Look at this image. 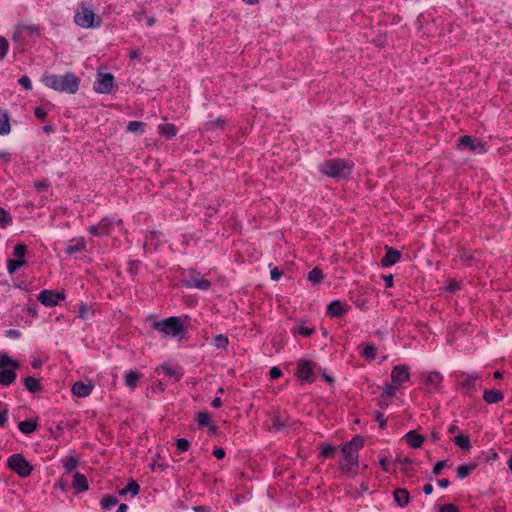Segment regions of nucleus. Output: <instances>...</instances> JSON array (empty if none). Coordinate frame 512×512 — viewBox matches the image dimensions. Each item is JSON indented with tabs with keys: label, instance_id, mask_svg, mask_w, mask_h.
I'll list each match as a JSON object with an SVG mask.
<instances>
[{
	"label": "nucleus",
	"instance_id": "obj_1",
	"mask_svg": "<svg viewBox=\"0 0 512 512\" xmlns=\"http://www.w3.org/2000/svg\"><path fill=\"white\" fill-rule=\"evenodd\" d=\"M42 82L56 91L74 94L79 89L80 79L74 73L68 72L64 75L45 74Z\"/></svg>",
	"mask_w": 512,
	"mask_h": 512
},
{
	"label": "nucleus",
	"instance_id": "obj_2",
	"mask_svg": "<svg viewBox=\"0 0 512 512\" xmlns=\"http://www.w3.org/2000/svg\"><path fill=\"white\" fill-rule=\"evenodd\" d=\"M353 164L344 159H330L320 164L321 173L332 178H346L350 175Z\"/></svg>",
	"mask_w": 512,
	"mask_h": 512
},
{
	"label": "nucleus",
	"instance_id": "obj_3",
	"mask_svg": "<svg viewBox=\"0 0 512 512\" xmlns=\"http://www.w3.org/2000/svg\"><path fill=\"white\" fill-rule=\"evenodd\" d=\"M20 366L19 362L12 360L6 353H0V384L8 386L16 379L15 369Z\"/></svg>",
	"mask_w": 512,
	"mask_h": 512
},
{
	"label": "nucleus",
	"instance_id": "obj_4",
	"mask_svg": "<svg viewBox=\"0 0 512 512\" xmlns=\"http://www.w3.org/2000/svg\"><path fill=\"white\" fill-rule=\"evenodd\" d=\"M153 328L164 335L178 336L185 331L182 321L178 317H169L162 321L155 322Z\"/></svg>",
	"mask_w": 512,
	"mask_h": 512
},
{
	"label": "nucleus",
	"instance_id": "obj_5",
	"mask_svg": "<svg viewBox=\"0 0 512 512\" xmlns=\"http://www.w3.org/2000/svg\"><path fill=\"white\" fill-rule=\"evenodd\" d=\"M7 466L20 477H28L32 471L33 466L25 459L22 454H13L7 460Z\"/></svg>",
	"mask_w": 512,
	"mask_h": 512
},
{
	"label": "nucleus",
	"instance_id": "obj_6",
	"mask_svg": "<svg viewBox=\"0 0 512 512\" xmlns=\"http://www.w3.org/2000/svg\"><path fill=\"white\" fill-rule=\"evenodd\" d=\"M95 13L85 3H81L75 14L74 20L77 25L83 28H90L93 26H99L101 19L97 17V23L94 24Z\"/></svg>",
	"mask_w": 512,
	"mask_h": 512
},
{
	"label": "nucleus",
	"instance_id": "obj_7",
	"mask_svg": "<svg viewBox=\"0 0 512 512\" xmlns=\"http://www.w3.org/2000/svg\"><path fill=\"white\" fill-rule=\"evenodd\" d=\"M320 370L321 369L317 366L315 362L306 359H300L297 363L296 375L301 381L310 383L314 381L316 371Z\"/></svg>",
	"mask_w": 512,
	"mask_h": 512
},
{
	"label": "nucleus",
	"instance_id": "obj_8",
	"mask_svg": "<svg viewBox=\"0 0 512 512\" xmlns=\"http://www.w3.org/2000/svg\"><path fill=\"white\" fill-rule=\"evenodd\" d=\"M185 285L190 288H198L201 290H208L211 287V282L209 280L203 279L195 270H190L186 279Z\"/></svg>",
	"mask_w": 512,
	"mask_h": 512
},
{
	"label": "nucleus",
	"instance_id": "obj_9",
	"mask_svg": "<svg viewBox=\"0 0 512 512\" xmlns=\"http://www.w3.org/2000/svg\"><path fill=\"white\" fill-rule=\"evenodd\" d=\"M114 83V77L110 73L99 74V78L94 84V89L98 93L108 94L111 92Z\"/></svg>",
	"mask_w": 512,
	"mask_h": 512
},
{
	"label": "nucleus",
	"instance_id": "obj_10",
	"mask_svg": "<svg viewBox=\"0 0 512 512\" xmlns=\"http://www.w3.org/2000/svg\"><path fill=\"white\" fill-rule=\"evenodd\" d=\"M113 221L109 218H103L97 225L90 226L88 231L97 237L108 236L111 233Z\"/></svg>",
	"mask_w": 512,
	"mask_h": 512
},
{
	"label": "nucleus",
	"instance_id": "obj_11",
	"mask_svg": "<svg viewBox=\"0 0 512 512\" xmlns=\"http://www.w3.org/2000/svg\"><path fill=\"white\" fill-rule=\"evenodd\" d=\"M409 376V368L406 365H396L391 372V379L396 385H401L408 381Z\"/></svg>",
	"mask_w": 512,
	"mask_h": 512
},
{
	"label": "nucleus",
	"instance_id": "obj_12",
	"mask_svg": "<svg viewBox=\"0 0 512 512\" xmlns=\"http://www.w3.org/2000/svg\"><path fill=\"white\" fill-rule=\"evenodd\" d=\"M342 453L346 460V463L341 465L343 470L349 469L348 466L356 465L358 463V452L353 450L350 446H348V444H345L342 447Z\"/></svg>",
	"mask_w": 512,
	"mask_h": 512
},
{
	"label": "nucleus",
	"instance_id": "obj_13",
	"mask_svg": "<svg viewBox=\"0 0 512 512\" xmlns=\"http://www.w3.org/2000/svg\"><path fill=\"white\" fill-rule=\"evenodd\" d=\"M462 377H464V380L458 382V387L465 389L466 394L472 396L473 392L476 391V382L478 377L466 374H462Z\"/></svg>",
	"mask_w": 512,
	"mask_h": 512
},
{
	"label": "nucleus",
	"instance_id": "obj_14",
	"mask_svg": "<svg viewBox=\"0 0 512 512\" xmlns=\"http://www.w3.org/2000/svg\"><path fill=\"white\" fill-rule=\"evenodd\" d=\"M347 312V305L339 300L332 301L327 307V314L331 317H341Z\"/></svg>",
	"mask_w": 512,
	"mask_h": 512
},
{
	"label": "nucleus",
	"instance_id": "obj_15",
	"mask_svg": "<svg viewBox=\"0 0 512 512\" xmlns=\"http://www.w3.org/2000/svg\"><path fill=\"white\" fill-rule=\"evenodd\" d=\"M401 258V253L393 248H387L386 254L381 260V265L383 267H390L396 264Z\"/></svg>",
	"mask_w": 512,
	"mask_h": 512
},
{
	"label": "nucleus",
	"instance_id": "obj_16",
	"mask_svg": "<svg viewBox=\"0 0 512 512\" xmlns=\"http://www.w3.org/2000/svg\"><path fill=\"white\" fill-rule=\"evenodd\" d=\"M93 385L81 381L75 382L72 386V393L76 397H87L91 394Z\"/></svg>",
	"mask_w": 512,
	"mask_h": 512
},
{
	"label": "nucleus",
	"instance_id": "obj_17",
	"mask_svg": "<svg viewBox=\"0 0 512 512\" xmlns=\"http://www.w3.org/2000/svg\"><path fill=\"white\" fill-rule=\"evenodd\" d=\"M393 498L396 504L400 507H406L410 501L409 492L405 488H396L393 491Z\"/></svg>",
	"mask_w": 512,
	"mask_h": 512
},
{
	"label": "nucleus",
	"instance_id": "obj_18",
	"mask_svg": "<svg viewBox=\"0 0 512 512\" xmlns=\"http://www.w3.org/2000/svg\"><path fill=\"white\" fill-rule=\"evenodd\" d=\"M86 248V241L84 238L72 239L65 249L69 255L84 251Z\"/></svg>",
	"mask_w": 512,
	"mask_h": 512
},
{
	"label": "nucleus",
	"instance_id": "obj_19",
	"mask_svg": "<svg viewBox=\"0 0 512 512\" xmlns=\"http://www.w3.org/2000/svg\"><path fill=\"white\" fill-rule=\"evenodd\" d=\"M458 141L459 147L468 148L470 151L479 149L480 152H484V145L480 142L475 144L473 138L470 136H462Z\"/></svg>",
	"mask_w": 512,
	"mask_h": 512
},
{
	"label": "nucleus",
	"instance_id": "obj_20",
	"mask_svg": "<svg viewBox=\"0 0 512 512\" xmlns=\"http://www.w3.org/2000/svg\"><path fill=\"white\" fill-rule=\"evenodd\" d=\"M443 377L439 372H429L424 378V385L429 388L438 389Z\"/></svg>",
	"mask_w": 512,
	"mask_h": 512
},
{
	"label": "nucleus",
	"instance_id": "obj_21",
	"mask_svg": "<svg viewBox=\"0 0 512 512\" xmlns=\"http://www.w3.org/2000/svg\"><path fill=\"white\" fill-rule=\"evenodd\" d=\"M72 487L77 493L86 491L88 489L86 477L79 472H75L73 475Z\"/></svg>",
	"mask_w": 512,
	"mask_h": 512
},
{
	"label": "nucleus",
	"instance_id": "obj_22",
	"mask_svg": "<svg viewBox=\"0 0 512 512\" xmlns=\"http://www.w3.org/2000/svg\"><path fill=\"white\" fill-rule=\"evenodd\" d=\"M503 398H504L503 393L501 391L495 390V389L485 390L484 394H483L484 401L489 404L498 403V402L502 401Z\"/></svg>",
	"mask_w": 512,
	"mask_h": 512
},
{
	"label": "nucleus",
	"instance_id": "obj_23",
	"mask_svg": "<svg viewBox=\"0 0 512 512\" xmlns=\"http://www.w3.org/2000/svg\"><path fill=\"white\" fill-rule=\"evenodd\" d=\"M36 32H37V28L35 26L24 25V24L18 25L13 34V40H17L23 35L31 36Z\"/></svg>",
	"mask_w": 512,
	"mask_h": 512
},
{
	"label": "nucleus",
	"instance_id": "obj_24",
	"mask_svg": "<svg viewBox=\"0 0 512 512\" xmlns=\"http://www.w3.org/2000/svg\"><path fill=\"white\" fill-rule=\"evenodd\" d=\"M405 438H406V441L407 443L413 447V448H419L421 447L423 441H424V437L420 434H418L416 431L412 430V431H409L406 435H405Z\"/></svg>",
	"mask_w": 512,
	"mask_h": 512
},
{
	"label": "nucleus",
	"instance_id": "obj_25",
	"mask_svg": "<svg viewBox=\"0 0 512 512\" xmlns=\"http://www.w3.org/2000/svg\"><path fill=\"white\" fill-rule=\"evenodd\" d=\"M38 301L48 307H53L56 305L54 292L52 290L41 291L38 296Z\"/></svg>",
	"mask_w": 512,
	"mask_h": 512
},
{
	"label": "nucleus",
	"instance_id": "obj_26",
	"mask_svg": "<svg viewBox=\"0 0 512 512\" xmlns=\"http://www.w3.org/2000/svg\"><path fill=\"white\" fill-rule=\"evenodd\" d=\"M158 130L160 135L167 139L173 138L177 133L176 126L170 123L159 125Z\"/></svg>",
	"mask_w": 512,
	"mask_h": 512
},
{
	"label": "nucleus",
	"instance_id": "obj_27",
	"mask_svg": "<svg viewBox=\"0 0 512 512\" xmlns=\"http://www.w3.org/2000/svg\"><path fill=\"white\" fill-rule=\"evenodd\" d=\"M166 376L173 377L176 380H180L182 377V373L178 371L176 367L169 365L168 363H163L159 368Z\"/></svg>",
	"mask_w": 512,
	"mask_h": 512
},
{
	"label": "nucleus",
	"instance_id": "obj_28",
	"mask_svg": "<svg viewBox=\"0 0 512 512\" xmlns=\"http://www.w3.org/2000/svg\"><path fill=\"white\" fill-rule=\"evenodd\" d=\"M10 130L8 113L0 109V135H7L10 133Z\"/></svg>",
	"mask_w": 512,
	"mask_h": 512
},
{
	"label": "nucleus",
	"instance_id": "obj_29",
	"mask_svg": "<svg viewBox=\"0 0 512 512\" xmlns=\"http://www.w3.org/2000/svg\"><path fill=\"white\" fill-rule=\"evenodd\" d=\"M24 386L31 393H36L41 390L39 380L32 376H28L24 379Z\"/></svg>",
	"mask_w": 512,
	"mask_h": 512
},
{
	"label": "nucleus",
	"instance_id": "obj_30",
	"mask_svg": "<svg viewBox=\"0 0 512 512\" xmlns=\"http://www.w3.org/2000/svg\"><path fill=\"white\" fill-rule=\"evenodd\" d=\"M288 426V417L282 418L279 414H275L272 418V426L270 429L281 431Z\"/></svg>",
	"mask_w": 512,
	"mask_h": 512
},
{
	"label": "nucleus",
	"instance_id": "obj_31",
	"mask_svg": "<svg viewBox=\"0 0 512 512\" xmlns=\"http://www.w3.org/2000/svg\"><path fill=\"white\" fill-rule=\"evenodd\" d=\"M139 491H140L139 484L136 481L131 480L127 486H125L124 488L119 490V495L124 496V495L130 493L134 497L139 493Z\"/></svg>",
	"mask_w": 512,
	"mask_h": 512
},
{
	"label": "nucleus",
	"instance_id": "obj_32",
	"mask_svg": "<svg viewBox=\"0 0 512 512\" xmlns=\"http://www.w3.org/2000/svg\"><path fill=\"white\" fill-rule=\"evenodd\" d=\"M455 444L463 449L464 451H469L471 449L470 438L467 435L459 434L454 438Z\"/></svg>",
	"mask_w": 512,
	"mask_h": 512
},
{
	"label": "nucleus",
	"instance_id": "obj_33",
	"mask_svg": "<svg viewBox=\"0 0 512 512\" xmlns=\"http://www.w3.org/2000/svg\"><path fill=\"white\" fill-rule=\"evenodd\" d=\"M477 467L476 463H468L458 466L457 468V476L459 478H465L467 477L473 470H475Z\"/></svg>",
	"mask_w": 512,
	"mask_h": 512
},
{
	"label": "nucleus",
	"instance_id": "obj_34",
	"mask_svg": "<svg viewBox=\"0 0 512 512\" xmlns=\"http://www.w3.org/2000/svg\"><path fill=\"white\" fill-rule=\"evenodd\" d=\"M18 428L24 434H31L37 429V423L30 420L22 421L18 424Z\"/></svg>",
	"mask_w": 512,
	"mask_h": 512
},
{
	"label": "nucleus",
	"instance_id": "obj_35",
	"mask_svg": "<svg viewBox=\"0 0 512 512\" xmlns=\"http://www.w3.org/2000/svg\"><path fill=\"white\" fill-rule=\"evenodd\" d=\"M324 278V274L322 270L319 267L313 268L307 276V279L312 282L313 284L320 283Z\"/></svg>",
	"mask_w": 512,
	"mask_h": 512
},
{
	"label": "nucleus",
	"instance_id": "obj_36",
	"mask_svg": "<svg viewBox=\"0 0 512 512\" xmlns=\"http://www.w3.org/2000/svg\"><path fill=\"white\" fill-rule=\"evenodd\" d=\"M140 379V374L135 371H129L125 375V384L130 388H135L137 386L138 380Z\"/></svg>",
	"mask_w": 512,
	"mask_h": 512
},
{
	"label": "nucleus",
	"instance_id": "obj_37",
	"mask_svg": "<svg viewBox=\"0 0 512 512\" xmlns=\"http://www.w3.org/2000/svg\"><path fill=\"white\" fill-rule=\"evenodd\" d=\"M63 464H64V468L66 469V472L70 473L76 469V467L79 464V461L74 456H67L64 459Z\"/></svg>",
	"mask_w": 512,
	"mask_h": 512
},
{
	"label": "nucleus",
	"instance_id": "obj_38",
	"mask_svg": "<svg viewBox=\"0 0 512 512\" xmlns=\"http://www.w3.org/2000/svg\"><path fill=\"white\" fill-rule=\"evenodd\" d=\"M118 499L117 497L113 496V495H105L102 500H101V506L103 509H110L111 507L115 506L118 504Z\"/></svg>",
	"mask_w": 512,
	"mask_h": 512
},
{
	"label": "nucleus",
	"instance_id": "obj_39",
	"mask_svg": "<svg viewBox=\"0 0 512 512\" xmlns=\"http://www.w3.org/2000/svg\"><path fill=\"white\" fill-rule=\"evenodd\" d=\"M226 121L222 118H218L216 120H211L205 123L206 130H214L217 128L224 129Z\"/></svg>",
	"mask_w": 512,
	"mask_h": 512
},
{
	"label": "nucleus",
	"instance_id": "obj_40",
	"mask_svg": "<svg viewBox=\"0 0 512 512\" xmlns=\"http://www.w3.org/2000/svg\"><path fill=\"white\" fill-rule=\"evenodd\" d=\"M214 341V346L216 348H220V349H227V346L229 344V340L226 336L222 335V334H218L214 337L213 339Z\"/></svg>",
	"mask_w": 512,
	"mask_h": 512
},
{
	"label": "nucleus",
	"instance_id": "obj_41",
	"mask_svg": "<svg viewBox=\"0 0 512 512\" xmlns=\"http://www.w3.org/2000/svg\"><path fill=\"white\" fill-rule=\"evenodd\" d=\"M25 264V261L24 260H14V259H9L8 262H7V269L9 271L10 274H13L14 272H16V270L18 268H20L21 266H23Z\"/></svg>",
	"mask_w": 512,
	"mask_h": 512
},
{
	"label": "nucleus",
	"instance_id": "obj_42",
	"mask_svg": "<svg viewBox=\"0 0 512 512\" xmlns=\"http://www.w3.org/2000/svg\"><path fill=\"white\" fill-rule=\"evenodd\" d=\"M362 356L366 359L373 360L376 357V348L372 344H367L363 351Z\"/></svg>",
	"mask_w": 512,
	"mask_h": 512
},
{
	"label": "nucleus",
	"instance_id": "obj_43",
	"mask_svg": "<svg viewBox=\"0 0 512 512\" xmlns=\"http://www.w3.org/2000/svg\"><path fill=\"white\" fill-rule=\"evenodd\" d=\"M11 222H12L11 215L3 208H0V226L5 227L8 224H10Z\"/></svg>",
	"mask_w": 512,
	"mask_h": 512
},
{
	"label": "nucleus",
	"instance_id": "obj_44",
	"mask_svg": "<svg viewBox=\"0 0 512 512\" xmlns=\"http://www.w3.org/2000/svg\"><path fill=\"white\" fill-rule=\"evenodd\" d=\"M364 440L360 436H355L350 442H348V446H350L353 450L358 452L360 448L363 447Z\"/></svg>",
	"mask_w": 512,
	"mask_h": 512
},
{
	"label": "nucleus",
	"instance_id": "obj_45",
	"mask_svg": "<svg viewBox=\"0 0 512 512\" xmlns=\"http://www.w3.org/2000/svg\"><path fill=\"white\" fill-rule=\"evenodd\" d=\"M211 418L209 413L200 412L197 416V422L200 426H208L210 424Z\"/></svg>",
	"mask_w": 512,
	"mask_h": 512
},
{
	"label": "nucleus",
	"instance_id": "obj_46",
	"mask_svg": "<svg viewBox=\"0 0 512 512\" xmlns=\"http://www.w3.org/2000/svg\"><path fill=\"white\" fill-rule=\"evenodd\" d=\"M8 48L9 43L7 39L3 36H0V60H2L6 56Z\"/></svg>",
	"mask_w": 512,
	"mask_h": 512
},
{
	"label": "nucleus",
	"instance_id": "obj_47",
	"mask_svg": "<svg viewBox=\"0 0 512 512\" xmlns=\"http://www.w3.org/2000/svg\"><path fill=\"white\" fill-rule=\"evenodd\" d=\"M292 331L294 333L297 332V333L301 334L302 336L309 337L314 333V328L299 326V327L293 328Z\"/></svg>",
	"mask_w": 512,
	"mask_h": 512
},
{
	"label": "nucleus",
	"instance_id": "obj_48",
	"mask_svg": "<svg viewBox=\"0 0 512 512\" xmlns=\"http://www.w3.org/2000/svg\"><path fill=\"white\" fill-rule=\"evenodd\" d=\"M144 124L140 121H131L128 123L127 130L132 133L142 131Z\"/></svg>",
	"mask_w": 512,
	"mask_h": 512
},
{
	"label": "nucleus",
	"instance_id": "obj_49",
	"mask_svg": "<svg viewBox=\"0 0 512 512\" xmlns=\"http://www.w3.org/2000/svg\"><path fill=\"white\" fill-rule=\"evenodd\" d=\"M27 250V246L24 243H19L14 248V255L21 260V258L25 255Z\"/></svg>",
	"mask_w": 512,
	"mask_h": 512
},
{
	"label": "nucleus",
	"instance_id": "obj_50",
	"mask_svg": "<svg viewBox=\"0 0 512 512\" xmlns=\"http://www.w3.org/2000/svg\"><path fill=\"white\" fill-rule=\"evenodd\" d=\"M89 312H90V308L88 307L87 304L81 303L79 305V310H78V317L79 318H81L83 320L88 319Z\"/></svg>",
	"mask_w": 512,
	"mask_h": 512
},
{
	"label": "nucleus",
	"instance_id": "obj_51",
	"mask_svg": "<svg viewBox=\"0 0 512 512\" xmlns=\"http://www.w3.org/2000/svg\"><path fill=\"white\" fill-rule=\"evenodd\" d=\"M396 391H397V386L391 385V384H386L384 387V393L382 395L387 396V398L390 399L392 396L395 395Z\"/></svg>",
	"mask_w": 512,
	"mask_h": 512
},
{
	"label": "nucleus",
	"instance_id": "obj_52",
	"mask_svg": "<svg viewBox=\"0 0 512 512\" xmlns=\"http://www.w3.org/2000/svg\"><path fill=\"white\" fill-rule=\"evenodd\" d=\"M176 446L180 452H185L189 449L190 444H189L188 440H186L184 438H180L177 440Z\"/></svg>",
	"mask_w": 512,
	"mask_h": 512
},
{
	"label": "nucleus",
	"instance_id": "obj_53",
	"mask_svg": "<svg viewBox=\"0 0 512 512\" xmlns=\"http://www.w3.org/2000/svg\"><path fill=\"white\" fill-rule=\"evenodd\" d=\"M334 452H335V447H333L331 445H327V446L323 447L320 455L323 458H330V457H333Z\"/></svg>",
	"mask_w": 512,
	"mask_h": 512
},
{
	"label": "nucleus",
	"instance_id": "obj_54",
	"mask_svg": "<svg viewBox=\"0 0 512 512\" xmlns=\"http://www.w3.org/2000/svg\"><path fill=\"white\" fill-rule=\"evenodd\" d=\"M19 84L26 90H31L32 88V85H31V81H30V78L26 75L22 76L19 78L18 80Z\"/></svg>",
	"mask_w": 512,
	"mask_h": 512
},
{
	"label": "nucleus",
	"instance_id": "obj_55",
	"mask_svg": "<svg viewBox=\"0 0 512 512\" xmlns=\"http://www.w3.org/2000/svg\"><path fill=\"white\" fill-rule=\"evenodd\" d=\"M439 512H459V509L454 504H444L440 506Z\"/></svg>",
	"mask_w": 512,
	"mask_h": 512
},
{
	"label": "nucleus",
	"instance_id": "obj_56",
	"mask_svg": "<svg viewBox=\"0 0 512 512\" xmlns=\"http://www.w3.org/2000/svg\"><path fill=\"white\" fill-rule=\"evenodd\" d=\"M375 420L379 423V427L384 429L386 426V420L384 419L383 413L376 411L374 413Z\"/></svg>",
	"mask_w": 512,
	"mask_h": 512
},
{
	"label": "nucleus",
	"instance_id": "obj_57",
	"mask_svg": "<svg viewBox=\"0 0 512 512\" xmlns=\"http://www.w3.org/2000/svg\"><path fill=\"white\" fill-rule=\"evenodd\" d=\"M48 183L46 181H36L34 187L38 192H44L48 189Z\"/></svg>",
	"mask_w": 512,
	"mask_h": 512
},
{
	"label": "nucleus",
	"instance_id": "obj_58",
	"mask_svg": "<svg viewBox=\"0 0 512 512\" xmlns=\"http://www.w3.org/2000/svg\"><path fill=\"white\" fill-rule=\"evenodd\" d=\"M397 462H399L400 464L403 465V467L401 468V470L406 474V475H410L409 473V469L406 467V465H409L412 463V460L409 459V458H405V459H398Z\"/></svg>",
	"mask_w": 512,
	"mask_h": 512
},
{
	"label": "nucleus",
	"instance_id": "obj_59",
	"mask_svg": "<svg viewBox=\"0 0 512 512\" xmlns=\"http://www.w3.org/2000/svg\"><path fill=\"white\" fill-rule=\"evenodd\" d=\"M270 275H271V279L272 280H279L281 278V276L283 275V271L282 270H279L277 267L273 268L270 272Z\"/></svg>",
	"mask_w": 512,
	"mask_h": 512
},
{
	"label": "nucleus",
	"instance_id": "obj_60",
	"mask_svg": "<svg viewBox=\"0 0 512 512\" xmlns=\"http://www.w3.org/2000/svg\"><path fill=\"white\" fill-rule=\"evenodd\" d=\"M8 409L4 407L0 411V427H3L7 422Z\"/></svg>",
	"mask_w": 512,
	"mask_h": 512
},
{
	"label": "nucleus",
	"instance_id": "obj_61",
	"mask_svg": "<svg viewBox=\"0 0 512 512\" xmlns=\"http://www.w3.org/2000/svg\"><path fill=\"white\" fill-rule=\"evenodd\" d=\"M389 404H390V399H389V398H387V396H383V395H381V396L379 397L378 405H379L381 408H383V409H384V408L388 407V406H389Z\"/></svg>",
	"mask_w": 512,
	"mask_h": 512
},
{
	"label": "nucleus",
	"instance_id": "obj_62",
	"mask_svg": "<svg viewBox=\"0 0 512 512\" xmlns=\"http://www.w3.org/2000/svg\"><path fill=\"white\" fill-rule=\"evenodd\" d=\"M34 114L35 116L40 119V120H44L47 116V113L41 108V107H37L34 111Z\"/></svg>",
	"mask_w": 512,
	"mask_h": 512
},
{
	"label": "nucleus",
	"instance_id": "obj_63",
	"mask_svg": "<svg viewBox=\"0 0 512 512\" xmlns=\"http://www.w3.org/2000/svg\"><path fill=\"white\" fill-rule=\"evenodd\" d=\"M444 467H445V461L437 462L433 468V473L435 475H439Z\"/></svg>",
	"mask_w": 512,
	"mask_h": 512
},
{
	"label": "nucleus",
	"instance_id": "obj_64",
	"mask_svg": "<svg viewBox=\"0 0 512 512\" xmlns=\"http://www.w3.org/2000/svg\"><path fill=\"white\" fill-rule=\"evenodd\" d=\"M282 375L281 370L278 367H273L270 369V377L272 379H277Z\"/></svg>",
	"mask_w": 512,
	"mask_h": 512
}]
</instances>
